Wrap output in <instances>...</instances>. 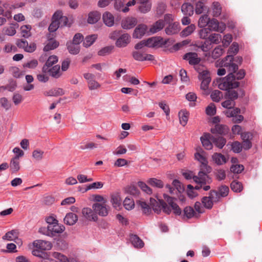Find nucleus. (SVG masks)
Instances as JSON below:
<instances>
[{"instance_id": "f257e3e1", "label": "nucleus", "mask_w": 262, "mask_h": 262, "mask_svg": "<svg viewBox=\"0 0 262 262\" xmlns=\"http://www.w3.org/2000/svg\"><path fill=\"white\" fill-rule=\"evenodd\" d=\"M217 82L219 83L218 88L220 90L226 91L225 95V98L229 99L232 101L238 98V93L233 89L239 86V82H231L228 79L223 80V78H220L217 79Z\"/></svg>"}, {"instance_id": "f03ea898", "label": "nucleus", "mask_w": 262, "mask_h": 262, "mask_svg": "<svg viewBox=\"0 0 262 262\" xmlns=\"http://www.w3.org/2000/svg\"><path fill=\"white\" fill-rule=\"evenodd\" d=\"M147 47L150 48H167L172 45L174 40L170 38L164 39L161 36H153L146 39Z\"/></svg>"}, {"instance_id": "7ed1b4c3", "label": "nucleus", "mask_w": 262, "mask_h": 262, "mask_svg": "<svg viewBox=\"0 0 262 262\" xmlns=\"http://www.w3.org/2000/svg\"><path fill=\"white\" fill-rule=\"evenodd\" d=\"M246 75V71L244 69H240L238 70V66L234 63L229 69V74L223 78V80H227V79L229 81L231 82H236L235 80H239L244 78Z\"/></svg>"}, {"instance_id": "20e7f679", "label": "nucleus", "mask_w": 262, "mask_h": 262, "mask_svg": "<svg viewBox=\"0 0 262 262\" xmlns=\"http://www.w3.org/2000/svg\"><path fill=\"white\" fill-rule=\"evenodd\" d=\"M82 216L79 219L83 225H86V222H97L98 219V215L95 213L94 210L89 207H85L81 211Z\"/></svg>"}, {"instance_id": "39448f33", "label": "nucleus", "mask_w": 262, "mask_h": 262, "mask_svg": "<svg viewBox=\"0 0 262 262\" xmlns=\"http://www.w3.org/2000/svg\"><path fill=\"white\" fill-rule=\"evenodd\" d=\"M43 234L48 236L54 237L63 232L65 227L63 225H59L58 223L53 225H50L47 228H43Z\"/></svg>"}, {"instance_id": "423d86ee", "label": "nucleus", "mask_w": 262, "mask_h": 262, "mask_svg": "<svg viewBox=\"0 0 262 262\" xmlns=\"http://www.w3.org/2000/svg\"><path fill=\"white\" fill-rule=\"evenodd\" d=\"M92 208L97 215L98 214L101 216H106L108 214L110 207L106 205L96 203L93 205Z\"/></svg>"}, {"instance_id": "0eeeda50", "label": "nucleus", "mask_w": 262, "mask_h": 262, "mask_svg": "<svg viewBox=\"0 0 262 262\" xmlns=\"http://www.w3.org/2000/svg\"><path fill=\"white\" fill-rule=\"evenodd\" d=\"M233 59L232 55H227L226 57L223 58L221 60H218L215 62L216 67H225L227 68V71L229 72V69L230 66L234 64Z\"/></svg>"}, {"instance_id": "6e6552de", "label": "nucleus", "mask_w": 262, "mask_h": 262, "mask_svg": "<svg viewBox=\"0 0 262 262\" xmlns=\"http://www.w3.org/2000/svg\"><path fill=\"white\" fill-rule=\"evenodd\" d=\"M203 147L207 150H210L213 147V135L208 133H204L200 138Z\"/></svg>"}, {"instance_id": "1a4fd4ad", "label": "nucleus", "mask_w": 262, "mask_h": 262, "mask_svg": "<svg viewBox=\"0 0 262 262\" xmlns=\"http://www.w3.org/2000/svg\"><path fill=\"white\" fill-rule=\"evenodd\" d=\"M215 190H211L209 192L208 196H203L202 198V203L205 208L208 209H212L214 204V194Z\"/></svg>"}, {"instance_id": "9d476101", "label": "nucleus", "mask_w": 262, "mask_h": 262, "mask_svg": "<svg viewBox=\"0 0 262 262\" xmlns=\"http://www.w3.org/2000/svg\"><path fill=\"white\" fill-rule=\"evenodd\" d=\"M183 59L188 60L189 64L194 66L199 64L201 61V58L198 57V54L195 52H188L185 54Z\"/></svg>"}, {"instance_id": "9b49d317", "label": "nucleus", "mask_w": 262, "mask_h": 262, "mask_svg": "<svg viewBox=\"0 0 262 262\" xmlns=\"http://www.w3.org/2000/svg\"><path fill=\"white\" fill-rule=\"evenodd\" d=\"M55 35L54 34H49L47 35L48 40L49 41L43 48V51L48 52L56 49L59 46L58 41L54 39Z\"/></svg>"}, {"instance_id": "f8f14e48", "label": "nucleus", "mask_w": 262, "mask_h": 262, "mask_svg": "<svg viewBox=\"0 0 262 262\" xmlns=\"http://www.w3.org/2000/svg\"><path fill=\"white\" fill-rule=\"evenodd\" d=\"M229 130V128L227 125L217 124L215 125L214 127L210 129V132L213 134L225 136L228 134Z\"/></svg>"}, {"instance_id": "ddd939ff", "label": "nucleus", "mask_w": 262, "mask_h": 262, "mask_svg": "<svg viewBox=\"0 0 262 262\" xmlns=\"http://www.w3.org/2000/svg\"><path fill=\"white\" fill-rule=\"evenodd\" d=\"M147 29V26L144 24L138 25L134 31L133 37L134 38H141L145 34Z\"/></svg>"}, {"instance_id": "4468645a", "label": "nucleus", "mask_w": 262, "mask_h": 262, "mask_svg": "<svg viewBox=\"0 0 262 262\" xmlns=\"http://www.w3.org/2000/svg\"><path fill=\"white\" fill-rule=\"evenodd\" d=\"M158 204L157 207H156L155 208H153V210L155 211V212H157L158 213L160 212L161 209H163V211L167 214H170L171 212V208L169 206H168V205L166 204V203L163 201V200H159V202H156Z\"/></svg>"}, {"instance_id": "2eb2a0df", "label": "nucleus", "mask_w": 262, "mask_h": 262, "mask_svg": "<svg viewBox=\"0 0 262 262\" xmlns=\"http://www.w3.org/2000/svg\"><path fill=\"white\" fill-rule=\"evenodd\" d=\"M121 27L124 29L133 28L137 24V19L135 17H127L121 21Z\"/></svg>"}, {"instance_id": "dca6fc26", "label": "nucleus", "mask_w": 262, "mask_h": 262, "mask_svg": "<svg viewBox=\"0 0 262 262\" xmlns=\"http://www.w3.org/2000/svg\"><path fill=\"white\" fill-rule=\"evenodd\" d=\"M181 27L179 23L176 21L169 24L165 29V33L168 35L178 34L180 31Z\"/></svg>"}, {"instance_id": "f3484780", "label": "nucleus", "mask_w": 262, "mask_h": 262, "mask_svg": "<svg viewBox=\"0 0 262 262\" xmlns=\"http://www.w3.org/2000/svg\"><path fill=\"white\" fill-rule=\"evenodd\" d=\"M129 38L130 36L127 33L121 35L116 40V46L118 48L125 47L130 42Z\"/></svg>"}, {"instance_id": "a211bd4d", "label": "nucleus", "mask_w": 262, "mask_h": 262, "mask_svg": "<svg viewBox=\"0 0 262 262\" xmlns=\"http://www.w3.org/2000/svg\"><path fill=\"white\" fill-rule=\"evenodd\" d=\"M33 245L36 248L43 250L46 251L51 249L52 247V244L51 242L43 240L35 241L33 243Z\"/></svg>"}, {"instance_id": "6ab92c4d", "label": "nucleus", "mask_w": 262, "mask_h": 262, "mask_svg": "<svg viewBox=\"0 0 262 262\" xmlns=\"http://www.w3.org/2000/svg\"><path fill=\"white\" fill-rule=\"evenodd\" d=\"M164 26L165 23L163 19H159L158 20L156 21L150 28L148 33L150 34H155L162 30Z\"/></svg>"}, {"instance_id": "aec40b11", "label": "nucleus", "mask_w": 262, "mask_h": 262, "mask_svg": "<svg viewBox=\"0 0 262 262\" xmlns=\"http://www.w3.org/2000/svg\"><path fill=\"white\" fill-rule=\"evenodd\" d=\"M78 221V216L73 212H69L65 216L63 221L67 225H74Z\"/></svg>"}, {"instance_id": "412c9836", "label": "nucleus", "mask_w": 262, "mask_h": 262, "mask_svg": "<svg viewBox=\"0 0 262 262\" xmlns=\"http://www.w3.org/2000/svg\"><path fill=\"white\" fill-rule=\"evenodd\" d=\"M111 203L116 209H120L121 206V200L119 193H113L111 195Z\"/></svg>"}, {"instance_id": "4be33fe9", "label": "nucleus", "mask_w": 262, "mask_h": 262, "mask_svg": "<svg viewBox=\"0 0 262 262\" xmlns=\"http://www.w3.org/2000/svg\"><path fill=\"white\" fill-rule=\"evenodd\" d=\"M102 19L104 24L107 27H112L114 24V17L109 12H105L103 14Z\"/></svg>"}, {"instance_id": "5701e85b", "label": "nucleus", "mask_w": 262, "mask_h": 262, "mask_svg": "<svg viewBox=\"0 0 262 262\" xmlns=\"http://www.w3.org/2000/svg\"><path fill=\"white\" fill-rule=\"evenodd\" d=\"M66 46L69 52L72 55H77L80 51L79 45L74 44L70 41L67 42Z\"/></svg>"}, {"instance_id": "b1692460", "label": "nucleus", "mask_w": 262, "mask_h": 262, "mask_svg": "<svg viewBox=\"0 0 262 262\" xmlns=\"http://www.w3.org/2000/svg\"><path fill=\"white\" fill-rule=\"evenodd\" d=\"M100 17L101 13L98 11H92L88 14V23L90 24H95L98 21Z\"/></svg>"}, {"instance_id": "393cba45", "label": "nucleus", "mask_w": 262, "mask_h": 262, "mask_svg": "<svg viewBox=\"0 0 262 262\" xmlns=\"http://www.w3.org/2000/svg\"><path fill=\"white\" fill-rule=\"evenodd\" d=\"M212 158L214 162L218 165L226 163L227 159L224 155L221 153L215 152L212 156Z\"/></svg>"}, {"instance_id": "a878e982", "label": "nucleus", "mask_w": 262, "mask_h": 262, "mask_svg": "<svg viewBox=\"0 0 262 262\" xmlns=\"http://www.w3.org/2000/svg\"><path fill=\"white\" fill-rule=\"evenodd\" d=\"M130 241L135 247L142 248L144 246L143 241L137 235L132 234Z\"/></svg>"}, {"instance_id": "bb28decb", "label": "nucleus", "mask_w": 262, "mask_h": 262, "mask_svg": "<svg viewBox=\"0 0 262 262\" xmlns=\"http://www.w3.org/2000/svg\"><path fill=\"white\" fill-rule=\"evenodd\" d=\"M227 142L226 139L223 137L213 136V143L220 149H222Z\"/></svg>"}, {"instance_id": "cd10ccee", "label": "nucleus", "mask_w": 262, "mask_h": 262, "mask_svg": "<svg viewBox=\"0 0 262 262\" xmlns=\"http://www.w3.org/2000/svg\"><path fill=\"white\" fill-rule=\"evenodd\" d=\"M181 10L184 15L191 16L193 13V6L190 3H184L181 7Z\"/></svg>"}, {"instance_id": "c85d7f7f", "label": "nucleus", "mask_w": 262, "mask_h": 262, "mask_svg": "<svg viewBox=\"0 0 262 262\" xmlns=\"http://www.w3.org/2000/svg\"><path fill=\"white\" fill-rule=\"evenodd\" d=\"M189 116V113L186 110H181L179 113L180 123V124L184 126L186 125L188 117Z\"/></svg>"}, {"instance_id": "c756f323", "label": "nucleus", "mask_w": 262, "mask_h": 262, "mask_svg": "<svg viewBox=\"0 0 262 262\" xmlns=\"http://www.w3.org/2000/svg\"><path fill=\"white\" fill-rule=\"evenodd\" d=\"M10 168L12 173H16L20 169L19 159L12 158L10 161Z\"/></svg>"}, {"instance_id": "7c9ffc66", "label": "nucleus", "mask_w": 262, "mask_h": 262, "mask_svg": "<svg viewBox=\"0 0 262 262\" xmlns=\"http://www.w3.org/2000/svg\"><path fill=\"white\" fill-rule=\"evenodd\" d=\"M97 38V35L93 34L88 35L83 40V46L85 48H88L93 44Z\"/></svg>"}, {"instance_id": "2f4dec72", "label": "nucleus", "mask_w": 262, "mask_h": 262, "mask_svg": "<svg viewBox=\"0 0 262 262\" xmlns=\"http://www.w3.org/2000/svg\"><path fill=\"white\" fill-rule=\"evenodd\" d=\"M60 67L59 64L54 66L50 68V75L55 78H58L61 75L60 72Z\"/></svg>"}, {"instance_id": "473e14b6", "label": "nucleus", "mask_w": 262, "mask_h": 262, "mask_svg": "<svg viewBox=\"0 0 262 262\" xmlns=\"http://www.w3.org/2000/svg\"><path fill=\"white\" fill-rule=\"evenodd\" d=\"M147 182L150 186L158 188H162L164 186L163 182L161 180L156 178H150Z\"/></svg>"}, {"instance_id": "72a5a7b5", "label": "nucleus", "mask_w": 262, "mask_h": 262, "mask_svg": "<svg viewBox=\"0 0 262 262\" xmlns=\"http://www.w3.org/2000/svg\"><path fill=\"white\" fill-rule=\"evenodd\" d=\"M230 187L231 190L235 192H240L243 189L242 183L236 180H233L231 183Z\"/></svg>"}, {"instance_id": "f704fd0d", "label": "nucleus", "mask_w": 262, "mask_h": 262, "mask_svg": "<svg viewBox=\"0 0 262 262\" xmlns=\"http://www.w3.org/2000/svg\"><path fill=\"white\" fill-rule=\"evenodd\" d=\"M183 217H187L188 219L192 218L196 214L193 208L191 206H186L184 209Z\"/></svg>"}, {"instance_id": "c9c22d12", "label": "nucleus", "mask_w": 262, "mask_h": 262, "mask_svg": "<svg viewBox=\"0 0 262 262\" xmlns=\"http://www.w3.org/2000/svg\"><path fill=\"white\" fill-rule=\"evenodd\" d=\"M195 26L194 24H191L186 27L181 33L180 35L182 37H185L190 35L195 30Z\"/></svg>"}, {"instance_id": "e433bc0d", "label": "nucleus", "mask_w": 262, "mask_h": 262, "mask_svg": "<svg viewBox=\"0 0 262 262\" xmlns=\"http://www.w3.org/2000/svg\"><path fill=\"white\" fill-rule=\"evenodd\" d=\"M213 16L214 17L219 16L222 12V7L220 3L214 2L212 4Z\"/></svg>"}, {"instance_id": "4c0bfd02", "label": "nucleus", "mask_w": 262, "mask_h": 262, "mask_svg": "<svg viewBox=\"0 0 262 262\" xmlns=\"http://www.w3.org/2000/svg\"><path fill=\"white\" fill-rule=\"evenodd\" d=\"M31 26L30 25H23L20 27V31L22 34V37L28 38L31 35V33L30 30L31 29Z\"/></svg>"}, {"instance_id": "58836bf2", "label": "nucleus", "mask_w": 262, "mask_h": 262, "mask_svg": "<svg viewBox=\"0 0 262 262\" xmlns=\"http://www.w3.org/2000/svg\"><path fill=\"white\" fill-rule=\"evenodd\" d=\"M219 21L215 18H210L208 23H207L208 28L210 29V31L212 30L217 31L219 29Z\"/></svg>"}, {"instance_id": "ea45409f", "label": "nucleus", "mask_w": 262, "mask_h": 262, "mask_svg": "<svg viewBox=\"0 0 262 262\" xmlns=\"http://www.w3.org/2000/svg\"><path fill=\"white\" fill-rule=\"evenodd\" d=\"M64 94V92L61 88H56L51 89L47 92V95L48 96H62Z\"/></svg>"}, {"instance_id": "a19ab883", "label": "nucleus", "mask_w": 262, "mask_h": 262, "mask_svg": "<svg viewBox=\"0 0 262 262\" xmlns=\"http://www.w3.org/2000/svg\"><path fill=\"white\" fill-rule=\"evenodd\" d=\"M239 46L236 42H233L228 50V55H232L233 57L238 52Z\"/></svg>"}, {"instance_id": "79ce46f5", "label": "nucleus", "mask_w": 262, "mask_h": 262, "mask_svg": "<svg viewBox=\"0 0 262 262\" xmlns=\"http://www.w3.org/2000/svg\"><path fill=\"white\" fill-rule=\"evenodd\" d=\"M114 48V47L113 46H109L102 48L98 52V55L101 56L109 55L112 52Z\"/></svg>"}, {"instance_id": "37998d69", "label": "nucleus", "mask_w": 262, "mask_h": 262, "mask_svg": "<svg viewBox=\"0 0 262 262\" xmlns=\"http://www.w3.org/2000/svg\"><path fill=\"white\" fill-rule=\"evenodd\" d=\"M17 87V83L13 79H10L8 80V83L4 86V90H7L10 92H13Z\"/></svg>"}, {"instance_id": "c03bdc74", "label": "nucleus", "mask_w": 262, "mask_h": 262, "mask_svg": "<svg viewBox=\"0 0 262 262\" xmlns=\"http://www.w3.org/2000/svg\"><path fill=\"white\" fill-rule=\"evenodd\" d=\"M125 192L135 196H138L140 194L139 190L135 185H130L126 187Z\"/></svg>"}, {"instance_id": "a18cd8bd", "label": "nucleus", "mask_w": 262, "mask_h": 262, "mask_svg": "<svg viewBox=\"0 0 262 262\" xmlns=\"http://www.w3.org/2000/svg\"><path fill=\"white\" fill-rule=\"evenodd\" d=\"M199 180L200 181L199 183L200 184H206L207 183L210 184V182L207 180L206 178H209V176L206 174V173L203 170H200L199 172Z\"/></svg>"}, {"instance_id": "49530a36", "label": "nucleus", "mask_w": 262, "mask_h": 262, "mask_svg": "<svg viewBox=\"0 0 262 262\" xmlns=\"http://www.w3.org/2000/svg\"><path fill=\"white\" fill-rule=\"evenodd\" d=\"M123 206L126 210H130L135 206L134 201L133 199L126 197L123 201Z\"/></svg>"}, {"instance_id": "de8ad7c7", "label": "nucleus", "mask_w": 262, "mask_h": 262, "mask_svg": "<svg viewBox=\"0 0 262 262\" xmlns=\"http://www.w3.org/2000/svg\"><path fill=\"white\" fill-rule=\"evenodd\" d=\"M208 15L204 14L199 19L198 21V26L200 28H204L206 27L210 19Z\"/></svg>"}, {"instance_id": "09e8293b", "label": "nucleus", "mask_w": 262, "mask_h": 262, "mask_svg": "<svg viewBox=\"0 0 262 262\" xmlns=\"http://www.w3.org/2000/svg\"><path fill=\"white\" fill-rule=\"evenodd\" d=\"M224 50L221 46H217L212 51L211 56L213 59H216L223 53Z\"/></svg>"}, {"instance_id": "8fccbe9b", "label": "nucleus", "mask_w": 262, "mask_h": 262, "mask_svg": "<svg viewBox=\"0 0 262 262\" xmlns=\"http://www.w3.org/2000/svg\"><path fill=\"white\" fill-rule=\"evenodd\" d=\"M144 53L140 51H134L132 52V56L133 58L139 61H144Z\"/></svg>"}, {"instance_id": "3c124183", "label": "nucleus", "mask_w": 262, "mask_h": 262, "mask_svg": "<svg viewBox=\"0 0 262 262\" xmlns=\"http://www.w3.org/2000/svg\"><path fill=\"white\" fill-rule=\"evenodd\" d=\"M231 149L234 153H239L242 150V145L241 143L237 141H234L231 144Z\"/></svg>"}, {"instance_id": "603ef678", "label": "nucleus", "mask_w": 262, "mask_h": 262, "mask_svg": "<svg viewBox=\"0 0 262 262\" xmlns=\"http://www.w3.org/2000/svg\"><path fill=\"white\" fill-rule=\"evenodd\" d=\"M138 185L143 191L146 192L147 194H150L152 193V189L144 182L139 181L138 182Z\"/></svg>"}, {"instance_id": "864d4df0", "label": "nucleus", "mask_w": 262, "mask_h": 262, "mask_svg": "<svg viewBox=\"0 0 262 262\" xmlns=\"http://www.w3.org/2000/svg\"><path fill=\"white\" fill-rule=\"evenodd\" d=\"M218 191L220 193V196L223 198H225L228 195L229 192V188L228 186L225 185H222L221 186L219 187Z\"/></svg>"}, {"instance_id": "5fc2aeb1", "label": "nucleus", "mask_w": 262, "mask_h": 262, "mask_svg": "<svg viewBox=\"0 0 262 262\" xmlns=\"http://www.w3.org/2000/svg\"><path fill=\"white\" fill-rule=\"evenodd\" d=\"M244 170V167L242 164L232 165L230 171L234 173H241Z\"/></svg>"}, {"instance_id": "6e6d98bb", "label": "nucleus", "mask_w": 262, "mask_h": 262, "mask_svg": "<svg viewBox=\"0 0 262 262\" xmlns=\"http://www.w3.org/2000/svg\"><path fill=\"white\" fill-rule=\"evenodd\" d=\"M138 9L142 13H145L150 10L151 5L149 3L148 1L147 2L141 3L139 6Z\"/></svg>"}, {"instance_id": "4d7b16f0", "label": "nucleus", "mask_w": 262, "mask_h": 262, "mask_svg": "<svg viewBox=\"0 0 262 262\" xmlns=\"http://www.w3.org/2000/svg\"><path fill=\"white\" fill-rule=\"evenodd\" d=\"M60 22L51 20V23L49 26L48 30L49 34H53L59 27Z\"/></svg>"}, {"instance_id": "13d9d810", "label": "nucleus", "mask_w": 262, "mask_h": 262, "mask_svg": "<svg viewBox=\"0 0 262 262\" xmlns=\"http://www.w3.org/2000/svg\"><path fill=\"white\" fill-rule=\"evenodd\" d=\"M58 57L56 55H51L50 56L46 62H45V64L46 66H48L49 67H53V65L56 63L58 62Z\"/></svg>"}, {"instance_id": "bf43d9fd", "label": "nucleus", "mask_w": 262, "mask_h": 262, "mask_svg": "<svg viewBox=\"0 0 262 262\" xmlns=\"http://www.w3.org/2000/svg\"><path fill=\"white\" fill-rule=\"evenodd\" d=\"M83 35L80 33H77L74 35L71 42H73L74 44L79 45L80 43L83 41Z\"/></svg>"}, {"instance_id": "052dcab7", "label": "nucleus", "mask_w": 262, "mask_h": 262, "mask_svg": "<svg viewBox=\"0 0 262 262\" xmlns=\"http://www.w3.org/2000/svg\"><path fill=\"white\" fill-rule=\"evenodd\" d=\"M199 32L200 37L202 39L208 38L209 34L210 33V29L207 28H202Z\"/></svg>"}, {"instance_id": "680f3d73", "label": "nucleus", "mask_w": 262, "mask_h": 262, "mask_svg": "<svg viewBox=\"0 0 262 262\" xmlns=\"http://www.w3.org/2000/svg\"><path fill=\"white\" fill-rule=\"evenodd\" d=\"M206 7L205 6L204 3L201 1H199L195 5V13L197 14H200L203 13Z\"/></svg>"}, {"instance_id": "e2e57ef3", "label": "nucleus", "mask_w": 262, "mask_h": 262, "mask_svg": "<svg viewBox=\"0 0 262 262\" xmlns=\"http://www.w3.org/2000/svg\"><path fill=\"white\" fill-rule=\"evenodd\" d=\"M221 94L222 92L221 91L215 90L212 92L210 95V97L213 101L218 102L220 101V94Z\"/></svg>"}, {"instance_id": "0e129e2a", "label": "nucleus", "mask_w": 262, "mask_h": 262, "mask_svg": "<svg viewBox=\"0 0 262 262\" xmlns=\"http://www.w3.org/2000/svg\"><path fill=\"white\" fill-rule=\"evenodd\" d=\"M216 112V109L213 103H211L206 108V113L207 115L214 116Z\"/></svg>"}, {"instance_id": "69168bd1", "label": "nucleus", "mask_w": 262, "mask_h": 262, "mask_svg": "<svg viewBox=\"0 0 262 262\" xmlns=\"http://www.w3.org/2000/svg\"><path fill=\"white\" fill-rule=\"evenodd\" d=\"M204 39L205 41H204L203 43L200 47V48L203 51L206 52L210 49V46L211 45L212 43L208 38Z\"/></svg>"}, {"instance_id": "338daca9", "label": "nucleus", "mask_w": 262, "mask_h": 262, "mask_svg": "<svg viewBox=\"0 0 262 262\" xmlns=\"http://www.w3.org/2000/svg\"><path fill=\"white\" fill-rule=\"evenodd\" d=\"M16 233L17 232L14 230L8 231L3 236V239L8 241H13V237L16 236Z\"/></svg>"}, {"instance_id": "774afa93", "label": "nucleus", "mask_w": 262, "mask_h": 262, "mask_svg": "<svg viewBox=\"0 0 262 262\" xmlns=\"http://www.w3.org/2000/svg\"><path fill=\"white\" fill-rule=\"evenodd\" d=\"M212 43L217 44L219 43V40L221 39V35L219 34H212L209 35L208 37Z\"/></svg>"}]
</instances>
